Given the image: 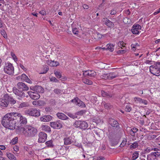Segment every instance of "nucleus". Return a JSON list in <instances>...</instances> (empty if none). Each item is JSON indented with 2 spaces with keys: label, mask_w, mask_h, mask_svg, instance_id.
Listing matches in <instances>:
<instances>
[{
  "label": "nucleus",
  "mask_w": 160,
  "mask_h": 160,
  "mask_svg": "<svg viewBox=\"0 0 160 160\" xmlns=\"http://www.w3.org/2000/svg\"><path fill=\"white\" fill-rule=\"evenodd\" d=\"M108 123L111 125L108 128V137L112 144L116 145L118 143V141L114 142V139L120 137L122 132V128L118 122L113 118H109Z\"/></svg>",
  "instance_id": "nucleus-1"
},
{
  "label": "nucleus",
  "mask_w": 160,
  "mask_h": 160,
  "mask_svg": "<svg viewBox=\"0 0 160 160\" xmlns=\"http://www.w3.org/2000/svg\"><path fill=\"white\" fill-rule=\"evenodd\" d=\"M12 91L16 95L20 97V98H23L25 97H28V95L31 98L34 100L38 99L40 97L39 94L36 92L29 91L24 92L22 91H19L15 87L13 88Z\"/></svg>",
  "instance_id": "nucleus-2"
},
{
  "label": "nucleus",
  "mask_w": 160,
  "mask_h": 160,
  "mask_svg": "<svg viewBox=\"0 0 160 160\" xmlns=\"http://www.w3.org/2000/svg\"><path fill=\"white\" fill-rule=\"evenodd\" d=\"M10 114L8 113L3 117L2 123L3 126L6 128L13 130L15 128L14 122L11 117Z\"/></svg>",
  "instance_id": "nucleus-3"
},
{
  "label": "nucleus",
  "mask_w": 160,
  "mask_h": 160,
  "mask_svg": "<svg viewBox=\"0 0 160 160\" xmlns=\"http://www.w3.org/2000/svg\"><path fill=\"white\" fill-rule=\"evenodd\" d=\"M22 129L23 134L28 137L34 136L37 132V129L31 126L26 125L22 128Z\"/></svg>",
  "instance_id": "nucleus-4"
},
{
  "label": "nucleus",
  "mask_w": 160,
  "mask_h": 160,
  "mask_svg": "<svg viewBox=\"0 0 160 160\" xmlns=\"http://www.w3.org/2000/svg\"><path fill=\"white\" fill-rule=\"evenodd\" d=\"M73 125L76 128H80L84 130L86 129L88 127L87 123L84 121H76Z\"/></svg>",
  "instance_id": "nucleus-5"
},
{
  "label": "nucleus",
  "mask_w": 160,
  "mask_h": 160,
  "mask_svg": "<svg viewBox=\"0 0 160 160\" xmlns=\"http://www.w3.org/2000/svg\"><path fill=\"white\" fill-rule=\"evenodd\" d=\"M40 110L35 108H30L26 110L25 113L26 114L34 117H38L40 115Z\"/></svg>",
  "instance_id": "nucleus-6"
},
{
  "label": "nucleus",
  "mask_w": 160,
  "mask_h": 160,
  "mask_svg": "<svg viewBox=\"0 0 160 160\" xmlns=\"http://www.w3.org/2000/svg\"><path fill=\"white\" fill-rule=\"evenodd\" d=\"M4 70L5 73L9 75H11L14 73V68L12 64L9 62H8L5 64L4 68Z\"/></svg>",
  "instance_id": "nucleus-7"
},
{
  "label": "nucleus",
  "mask_w": 160,
  "mask_h": 160,
  "mask_svg": "<svg viewBox=\"0 0 160 160\" xmlns=\"http://www.w3.org/2000/svg\"><path fill=\"white\" fill-rule=\"evenodd\" d=\"M12 118V120L14 122V125L16 123L19 122L20 121V118H22V115L20 113L17 112H11L9 113Z\"/></svg>",
  "instance_id": "nucleus-8"
},
{
  "label": "nucleus",
  "mask_w": 160,
  "mask_h": 160,
  "mask_svg": "<svg viewBox=\"0 0 160 160\" xmlns=\"http://www.w3.org/2000/svg\"><path fill=\"white\" fill-rule=\"evenodd\" d=\"M8 95L6 94L4 95L2 98L0 99V105L3 107H6L8 106L9 103L8 101Z\"/></svg>",
  "instance_id": "nucleus-9"
},
{
  "label": "nucleus",
  "mask_w": 160,
  "mask_h": 160,
  "mask_svg": "<svg viewBox=\"0 0 160 160\" xmlns=\"http://www.w3.org/2000/svg\"><path fill=\"white\" fill-rule=\"evenodd\" d=\"M118 76V75H115L113 73H112L104 74L102 75L101 77L104 79L112 80L117 77Z\"/></svg>",
  "instance_id": "nucleus-10"
},
{
  "label": "nucleus",
  "mask_w": 160,
  "mask_h": 160,
  "mask_svg": "<svg viewBox=\"0 0 160 160\" xmlns=\"http://www.w3.org/2000/svg\"><path fill=\"white\" fill-rule=\"evenodd\" d=\"M50 126L55 129H60L62 128V125L60 120L50 122Z\"/></svg>",
  "instance_id": "nucleus-11"
},
{
  "label": "nucleus",
  "mask_w": 160,
  "mask_h": 160,
  "mask_svg": "<svg viewBox=\"0 0 160 160\" xmlns=\"http://www.w3.org/2000/svg\"><path fill=\"white\" fill-rule=\"evenodd\" d=\"M154 65L151 66L149 67L150 71L154 72L157 70V72H160V62H155Z\"/></svg>",
  "instance_id": "nucleus-12"
},
{
  "label": "nucleus",
  "mask_w": 160,
  "mask_h": 160,
  "mask_svg": "<svg viewBox=\"0 0 160 160\" xmlns=\"http://www.w3.org/2000/svg\"><path fill=\"white\" fill-rule=\"evenodd\" d=\"M18 90L23 92V91H28L29 89L28 87L24 83L22 82H19L17 83ZM17 89V88H16Z\"/></svg>",
  "instance_id": "nucleus-13"
},
{
  "label": "nucleus",
  "mask_w": 160,
  "mask_h": 160,
  "mask_svg": "<svg viewBox=\"0 0 160 160\" xmlns=\"http://www.w3.org/2000/svg\"><path fill=\"white\" fill-rule=\"evenodd\" d=\"M39 138L38 140V142L40 143L44 142L47 137V134L42 132L39 133Z\"/></svg>",
  "instance_id": "nucleus-14"
},
{
  "label": "nucleus",
  "mask_w": 160,
  "mask_h": 160,
  "mask_svg": "<svg viewBox=\"0 0 160 160\" xmlns=\"http://www.w3.org/2000/svg\"><path fill=\"white\" fill-rule=\"evenodd\" d=\"M71 101L75 103L79 107H85V104L82 101H81L78 98H75L72 100Z\"/></svg>",
  "instance_id": "nucleus-15"
},
{
  "label": "nucleus",
  "mask_w": 160,
  "mask_h": 160,
  "mask_svg": "<svg viewBox=\"0 0 160 160\" xmlns=\"http://www.w3.org/2000/svg\"><path fill=\"white\" fill-rule=\"evenodd\" d=\"M83 75L85 77L88 76L90 77H94L96 75V72L92 70H87L83 71Z\"/></svg>",
  "instance_id": "nucleus-16"
},
{
  "label": "nucleus",
  "mask_w": 160,
  "mask_h": 160,
  "mask_svg": "<svg viewBox=\"0 0 160 160\" xmlns=\"http://www.w3.org/2000/svg\"><path fill=\"white\" fill-rule=\"evenodd\" d=\"M141 26L140 25L137 24L136 25H134L132 27L131 29V31L132 33L133 34H138L139 33L138 30L141 29Z\"/></svg>",
  "instance_id": "nucleus-17"
},
{
  "label": "nucleus",
  "mask_w": 160,
  "mask_h": 160,
  "mask_svg": "<svg viewBox=\"0 0 160 160\" xmlns=\"http://www.w3.org/2000/svg\"><path fill=\"white\" fill-rule=\"evenodd\" d=\"M63 140L64 141V144L65 145L70 144L73 142L72 140V138L71 136L65 138Z\"/></svg>",
  "instance_id": "nucleus-18"
},
{
  "label": "nucleus",
  "mask_w": 160,
  "mask_h": 160,
  "mask_svg": "<svg viewBox=\"0 0 160 160\" xmlns=\"http://www.w3.org/2000/svg\"><path fill=\"white\" fill-rule=\"evenodd\" d=\"M32 104L37 106H42L45 105V102L43 100L35 101L32 102Z\"/></svg>",
  "instance_id": "nucleus-19"
},
{
  "label": "nucleus",
  "mask_w": 160,
  "mask_h": 160,
  "mask_svg": "<svg viewBox=\"0 0 160 160\" xmlns=\"http://www.w3.org/2000/svg\"><path fill=\"white\" fill-rule=\"evenodd\" d=\"M105 24L109 28H113L114 27L113 23L107 18H104Z\"/></svg>",
  "instance_id": "nucleus-20"
},
{
  "label": "nucleus",
  "mask_w": 160,
  "mask_h": 160,
  "mask_svg": "<svg viewBox=\"0 0 160 160\" xmlns=\"http://www.w3.org/2000/svg\"><path fill=\"white\" fill-rule=\"evenodd\" d=\"M40 120L44 122H49L52 119V117L50 115H44L40 118Z\"/></svg>",
  "instance_id": "nucleus-21"
},
{
  "label": "nucleus",
  "mask_w": 160,
  "mask_h": 160,
  "mask_svg": "<svg viewBox=\"0 0 160 160\" xmlns=\"http://www.w3.org/2000/svg\"><path fill=\"white\" fill-rule=\"evenodd\" d=\"M57 116L59 119L62 120H66L69 119L67 116L62 113L58 112L57 114Z\"/></svg>",
  "instance_id": "nucleus-22"
},
{
  "label": "nucleus",
  "mask_w": 160,
  "mask_h": 160,
  "mask_svg": "<svg viewBox=\"0 0 160 160\" xmlns=\"http://www.w3.org/2000/svg\"><path fill=\"white\" fill-rule=\"evenodd\" d=\"M101 94L102 96L107 97L108 98H111L112 97V95L109 92H106L104 91H101Z\"/></svg>",
  "instance_id": "nucleus-23"
},
{
  "label": "nucleus",
  "mask_w": 160,
  "mask_h": 160,
  "mask_svg": "<svg viewBox=\"0 0 160 160\" xmlns=\"http://www.w3.org/2000/svg\"><path fill=\"white\" fill-rule=\"evenodd\" d=\"M138 131V129L136 128H133L129 131L130 134L132 136H134L135 133Z\"/></svg>",
  "instance_id": "nucleus-24"
},
{
  "label": "nucleus",
  "mask_w": 160,
  "mask_h": 160,
  "mask_svg": "<svg viewBox=\"0 0 160 160\" xmlns=\"http://www.w3.org/2000/svg\"><path fill=\"white\" fill-rule=\"evenodd\" d=\"M48 65H50L51 66H57L59 64V63L58 62L54 61H48Z\"/></svg>",
  "instance_id": "nucleus-25"
},
{
  "label": "nucleus",
  "mask_w": 160,
  "mask_h": 160,
  "mask_svg": "<svg viewBox=\"0 0 160 160\" xmlns=\"http://www.w3.org/2000/svg\"><path fill=\"white\" fill-rule=\"evenodd\" d=\"M36 91L38 93H43L44 92L43 89L40 86H36Z\"/></svg>",
  "instance_id": "nucleus-26"
},
{
  "label": "nucleus",
  "mask_w": 160,
  "mask_h": 160,
  "mask_svg": "<svg viewBox=\"0 0 160 160\" xmlns=\"http://www.w3.org/2000/svg\"><path fill=\"white\" fill-rule=\"evenodd\" d=\"M7 156L10 160H17L16 158L12 153H7Z\"/></svg>",
  "instance_id": "nucleus-27"
},
{
  "label": "nucleus",
  "mask_w": 160,
  "mask_h": 160,
  "mask_svg": "<svg viewBox=\"0 0 160 160\" xmlns=\"http://www.w3.org/2000/svg\"><path fill=\"white\" fill-rule=\"evenodd\" d=\"M107 47L106 50H109L110 52H112L114 50L113 45L112 44H108L107 45Z\"/></svg>",
  "instance_id": "nucleus-28"
},
{
  "label": "nucleus",
  "mask_w": 160,
  "mask_h": 160,
  "mask_svg": "<svg viewBox=\"0 0 160 160\" xmlns=\"http://www.w3.org/2000/svg\"><path fill=\"white\" fill-rule=\"evenodd\" d=\"M82 81L84 83L87 84L91 85L92 83V82L91 80L86 78L83 79Z\"/></svg>",
  "instance_id": "nucleus-29"
},
{
  "label": "nucleus",
  "mask_w": 160,
  "mask_h": 160,
  "mask_svg": "<svg viewBox=\"0 0 160 160\" xmlns=\"http://www.w3.org/2000/svg\"><path fill=\"white\" fill-rule=\"evenodd\" d=\"M8 101L9 103L10 102L12 104H14L16 103V101L14 100L12 98L8 95Z\"/></svg>",
  "instance_id": "nucleus-30"
},
{
  "label": "nucleus",
  "mask_w": 160,
  "mask_h": 160,
  "mask_svg": "<svg viewBox=\"0 0 160 160\" xmlns=\"http://www.w3.org/2000/svg\"><path fill=\"white\" fill-rule=\"evenodd\" d=\"M45 144L48 147L52 148L54 146L52 144V141L51 140L46 142H45Z\"/></svg>",
  "instance_id": "nucleus-31"
},
{
  "label": "nucleus",
  "mask_w": 160,
  "mask_h": 160,
  "mask_svg": "<svg viewBox=\"0 0 160 160\" xmlns=\"http://www.w3.org/2000/svg\"><path fill=\"white\" fill-rule=\"evenodd\" d=\"M42 130L45 131H47L48 132L51 131V129L50 127L48 126L47 125H43L42 126Z\"/></svg>",
  "instance_id": "nucleus-32"
},
{
  "label": "nucleus",
  "mask_w": 160,
  "mask_h": 160,
  "mask_svg": "<svg viewBox=\"0 0 160 160\" xmlns=\"http://www.w3.org/2000/svg\"><path fill=\"white\" fill-rule=\"evenodd\" d=\"M20 119V121L19 122L20 124H23L27 123V120L26 118L23 117L22 116V118H21Z\"/></svg>",
  "instance_id": "nucleus-33"
},
{
  "label": "nucleus",
  "mask_w": 160,
  "mask_h": 160,
  "mask_svg": "<svg viewBox=\"0 0 160 160\" xmlns=\"http://www.w3.org/2000/svg\"><path fill=\"white\" fill-rule=\"evenodd\" d=\"M103 104L105 108L107 109H110L112 107V106L109 103H106L104 102Z\"/></svg>",
  "instance_id": "nucleus-34"
},
{
  "label": "nucleus",
  "mask_w": 160,
  "mask_h": 160,
  "mask_svg": "<svg viewBox=\"0 0 160 160\" xmlns=\"http://www.w3.org/2000/svg\"><path fill=\"white\" fill-rule=\"evenodd\" d=\"M139 154L137 152H134L132 156V160H135L138 157Z\"/></svg>",
  "instance_id": "nucleus-35"
},
{
  "label": "nucleus",
  "mask_w": 160,
  "mask_h": 160,
  "mask_svg": "<svg viewBox=\"0 0 160 160\" xmlns=\"http://www.w3.org/2000/svg\"><path fill=\"white\" fill-rule=\"evenodd\" d=\"M131 22V20L127 17L124 18L123 19V22L125 24L130 23Z\"/></svg>",
  "instance_id": "nucleus-36"
},
{
  "label": "nucleus",
  "mask_w": 160,
  "mask_h": 160,
  "mask_svg": "<svg viewBox=\"0 0 160 160\" xmlns=\"http://www.w3.org/2000/svg\"><path fill=\"white\" fill-rule=\"evenodd\" d=\"M138 146V143L137 142H133L131 145H130V148L131 149L135 148Z\"/></svg>",
  "instance_id": "nucleus-37"
},
{
  "label": "nucleus",
  "mask_w": 160,
  "mask_h": 160,
  "mask_svg": "<svg viewBox=\"0 0 160 160\" xmlns=\"http://www.w3.org/2000/svg\"><path fill=\"white\" fill-rule=\"evenodd\" d=\"M78 28H74L72 29V32L73 34L75 35L78 34L79 32Z\"/></svg>",
  "instance_id": "nucleus-38"
},
{
  "label": "nucleus",
  "mask_w": 160,
  "mask_h": 160,
  "mask_svg": "<svg viewBox=\"0 0 160 160\" xmlns=\"http://www.w3.org/2000/svg\"><path fill=\"white\" fill-rule=\"evenodd\" d=\"M150 156H152L153 155L155 158L160 157V154L157 153V152H151L149 155Z\"/></svg>",
  "instance_id": "nucleus-39"
},
{
  "label": "nucleus",
  "mask_w": 160,
  "mask_h": 160,
  "mask_svg": "<svg viewBox=\"0 0 160 160\" xmlns=\"http://www.w3.org/2000/svg\"><path fill=\"white\" fill-rule=\"evenodd\" d=\"M125 44L122 41H120L118 43V47H120L121 48H122V47H125Z\"/></svg>",
  "instance_id": "nucleus-40"
},
{
  "label": "nucleus",
  "mask_w": 160,
  "mask_h": 160,
  "mask_svg": "<svg viewBox=\"0 0 160 160\" xmlns=\"http://www.w3.org/2000/svg\"><path fill=\"white\" fill-rule=\"evenodd\" d=\"M86 112V111L84 110H81L80 111L76 113V115H82L84 114Z\"/></svg>",
  "instance_id": "nucleus-41"
},
{
  "label": "nucleus",
  "mask_w": 160,
  "mask_h": 160,
  "mask_svg": "<svg viewBox=\"0 0 160 160\" xmlns=\"http://www.w3.org/2000/svg\"><path fill=\"white\" fill-rule=\"evenodd\" d=\"M132 109V108L130 105H127L126 106L125 110L127 112H130Z\"/></svg>",
  "instance_id": "nucleus-42"
},
{
  "label": "nucleus",
  "mask_w": 160,
  "mask_h": 160,
  "mask_svg": "<svg viewBox=\"0 0 160 160\" xmlns=\"http://www.w3.org/2000/svg\"><path fill=\"white\" fill-rule=\"evenodd\" d=\"M67 114L70 118L74 119L75 118H77V116L76 115H75L72 114L68 112L67 113Z\"/></svg>",
  "instance_id": "nucleus-43"
},
{
  "label": "nucleus",
  "mask_w": 160,
  "mask_h": 160,
  "mask_svg": "<svg viewBox=\"0 0 160 160\" xmlns=\"http://www.w3.org/2000/svg\"><path fill=\"white\" fill-rule=\"evenodd\" d=\"M54 74L56 77L58 78H60L62 77L61 74L60 72L56 71L54 72Z\"/></svg>",
  "instance_id": "nucleus-44"
},
{
  "label": "nucleus",
  "mask_w": 160,
  "mask_h": 160,
  "mask_svg": "<svg viewBox=\"0 0 160 160\" xmlns=\"http://www.w3.org/2000/svg\"><path fill=\"white\" fill-rule=\"evenodd\" d=\"M1 32L2 35L5 38H7V37L6 32L3 29L1 30Z\"/></svg>",
  "instance_id": "nucleus-45"
},
{
  "label": "nucleus",
  "mask_w": 160,
  "mask_h": 160,
  "mask_svg": "<svg viewBox=\"0 0 160 160\" xmlns=\"http://www.w3.org/2000/svg\"><path fill=\"white\" fill-rule=\"evenodd\" d=\"M127 142V140L126 139H124L123 141L120 144V147H123L124 146H125V145L126 144Z\"/></svg>",
  "instance_id": "nucleus-46"
},
{
  "label": "nucleus",
  "mask_w": 160,
  "mask_h": 160,
  "mask_svg": "<svg viewBox=\"0 0 160 160\" xmlns=\"http://www.w3.org/2000/svg\"><path fill=\"white\" fill-rule=\"evenodd\" d=\"M53 92L56 94L59 95L61 93V90L58 89H56L53 90Z\"/></svg>",
  "instance_id": "nucleus-47"
},
{
  "label": "nucleus",
  "mask_w": 160,
  "mask_h": 160,
  "mask_svg": "<svg viewBox=\"0 0 160 160\" xmlns=\"http://www.w3.org/2000/svg\"><path fill=\"white\" fill-rule=\"evenodd\" d=\"M49 102L50 104L53 105H55L56 103V101L54 99H51L49 101Z\"/></svg>",
  "instance_id": "nucleus-48"
},
{
  "label": "nucleus",
  "mask_w": 160,
  "mask_h": 160,
  "mask_svg": "<svg viewBox=\"0 0 160 160\" xmlns=\"http://www.w3.org/2000/svg\"><path fill=\"white\" fill-rule=\"evenodd\" d=\"M50 80L51 81L53 82H58V80L54 77H52L50 79Z\"/></svg>",
  "instance_id": "nucleus-49"
},
{
  "label": "nucleus",
  "mask_w": 160,
  "mask_h": 160,
  "mask_svg": "<svg viewBox=\"0 0 160 160\" xmlns=\"http://www.w3.org/2000/svg\"><path fill=\"white\" fill-rule=\"evenodd\" d=\"M28 78V77L24 74H23L22 75L21 79L22 80L25 81Z\"/></svg>",
  "instance_id": "nucleus-50"
},
{
  "label": "nucleus",
  "mask_w": 160,
  "mask_h": 160,
  "mask_svg": "<svg viewBox=\"0 0 160 160\" xmlns=\"http://www.w3.org/2000/svg\"><path fill=\"white\" fill-rule=\"evenodd\" d=\"M44 69H45V71H44L42 72L41 73V74H45L48 71L49 68L48 66H46L44 68Z\"/></svg>",
  "instance_id": "nucleus-51"
},
{
  "label": "nucleus",
  "mask_w": 160,
  "mask_h": 160,
  "mask_svg": "<svg viewBox=\"0 0 160 160\" xmlns=\"http://www.w3.org/2000/svg\"><path fill=\"white\" fill-rule=\"evenodd\" d=\"M11 55L12 56L13 59L16 62L17 61L18 59L16 57V56H15V55L13 53H11Z\"/></svg>",
  "instance_id": "nucleus-52"
},
{
  "label": "nucleus",
  "mask_w": 160,
  "mask_h": 160,
  "mask_svg": "<svg viewBox=\"0 0 160 160\" xmlns=\"http://www.w3.org/2000/svg\"><path fill=\"white\" fill-rule=\"evenodd\" d=\"M26 106V103L25 102H23L21 103L19 105V108H22Z\"/></svg>",
  "instance_id": "nucleus-53"
},
{
  "label": "nucleus",
  "mask_w": 160,
  "mask_h": 160,
  "mask_svg": "<svg viewBox=\"0 0 160 160\" xmlns=\"http://www.w3.org/2000/svg\"><path fill=\"white\" fill-rule=\"evenodd\" d=\"M142 99L138 97H135L134 98V100L135 101H138L139 103H141V101Z\"/></svg>",
  "instance_id": "nucleus-54"
},
{
  "label": "nucleus",
  "mask_w": 160,
  "mask_h": 160,
  "mask_svg": "<svg viewBox=\"0 0 160 160\" xmlns=\"http://www.w3.org/2000/svg\"><path fill=\"white\" fill-rule=\"evenodd\" d=\"M118 53H124L126 52V50H118Z\"/></svg>",
  "instance_id": "nucleus-55"
},
{
  "label": "nucleus",
  "mask_w": 160,
  "mask_h": 160,
  "mask_svg": "<svg viewBox=\"0 0 160 160\" xmlns=\"http://www.w3.org/2000/svg\"><path fill=\"white\" fill-rule=\"evenodd\" d=\"M116 11L114 9H112L111 11L110 14L112 15H113L116 14Z\"/></svg>",
  "instance_id": "nucleus-56"
},
{
  "label": "nucleus",
  "mask_w": 160,
  "mask_h": 160,
  "mask_svg": "<svg viewBox=\"0 0 160 160\" xmlns=\"http://www.w3.org/2000/svg\"><path fill=\"white\" fill-rule=\"evenodd\" d=\"M141 103H142L146 105H147L148 102L146 100H145L144 99H142L141 101Z\"/></svg>",
  "instance_id": "nucleus-57"
},
{
  "label": "nucleus",
  "mask_w": 160,
  "mask_h": 160,
  "mask_svg": "<svg viewBox=\"0 0 160 160\" xmlns=\"http://www.w3.org/2000/svg\"><path fill=\"white\" fill-rule=\"evenodd\" d=\"M97 35H98V38L99 39L101 38H102V36H105V35H106V34L102 35L101 34L99 33L98 32L97 33Z\"/></svg>",
  "instance_id": "nucleus-58"
},
{
  "label": "nucleus",
  "mask_w": 160,
  "mask_h": 160,
  "mask_svg": "<svg viewBox=\"0 0 160 160\" xmlns=\"http://www.w3.org/2000/svg\"><path fill=\"white\" fill-rule=\"evenodd\" d=\"M51 108L50 107H46L45 108V110L47 112H49L51 111Z\"/></svg>",
  "instance_id": "nucleus-59"
},
{
  "label": "nucleus",
  "mask_w": 160,
  "mask_h": 160,
  "mask_svg": "<svg viewBox=\"0 0 160 160\" xmlns=\"http://www.w3.org/2000/svg\"><path fill=\"white\" fill-rule=\"evenodd\" d=\"M39 13L42 15H44L46 14V12L44 10H42L39 12Z\"/></svg>",
  "instance_id": "nucleus-60"
},
{
  "label": "nucleus",
  "mask_w": 160,
  "mask_h": 160,
  "mask_svg": "<svg viewBox=\"0 0 160 160\" xmlns=\"http://www.w3.org/2000/svg\"><path fill=\"white\" fill-rule=\"evenodd\" d=\"M19 66L24 71H26L27 70V69H26L24 67V66L23 65H22V64H20V65H19Z\"/></svg>",
  "instance_id": "nucleus-61"
},
{
  "label": "nucleus",
  "mask_w": 160,
  "mask_h": 160,
  "mask_svg": "<svg viewBox=\"0 0 160 160\" xmlns=\"http://www.w3.org/2000/svg\"><path fill=\"white\" fill-rule=\"evenodd\" d=\"M36 86H31L30 87V89L32 90L33 91V92H35L36 91Z\"/></svg>",
  "instance_id": "nucleus-62"
},
{
  "label": "nucleus",
  "mask_w": 160,
  "mask_h": 160,
  "mask_svg": "<svg viewBox=\"0 0 160 160\" xmlns=\"http://www.w3.org/2000/svg\"><path fill=\"white\" fill-rule=\"evenodd\" d=\"M131 47L132 48V49L133 50H135L136 49L135 45L132 44L131 45Z\"/></svg>",
  "instance_id": "nucleus-63"
},
{
  "label": "nucleus",
  "mask_w": 160,
  "mask_h": 160,
  "mask_svg": "<svg viewBox=\"0 0 160 160\" xmlns=\"http://www.w3.org/2000/svg\"><path fill=\"white\" fill-rule=\"evenodd\" d=\"M25 81L29 83H32V81L28 78V77L27 78Z\"/></svg>",
  "instance_id": "nucleus-64"
}]
</instances>
